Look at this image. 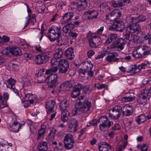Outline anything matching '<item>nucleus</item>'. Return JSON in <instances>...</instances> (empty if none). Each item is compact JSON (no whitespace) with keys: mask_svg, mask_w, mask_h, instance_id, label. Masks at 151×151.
Instances as JSON below:
<instances>
[{"mask_svg":"<svg viewBox=\"0 0 151 151\" xmlns=\"http://www.w3.org/2000/svg\"><path fill=\"white\" fill-rule=\"evenodd\" d=\"M84 96H81L75 104V108L72 111V116L86 113L89 111L91 106L90 101L85 100Z\"/></svg>","mask_w":151,"mask_h":151,"instance_id":"nucleus-1","label":"nucleus"},{"mask_svg":"<svg viewBox=\"0 0 151 151\" xmlns=\"http://www.w3.org/2000/svg\"><path fill=\"white\" fill-rule=\"evenodd\" d=\"M61 27L60 25H52L48 30L47 37L51 42L59 39L61 33Z\"/></svg>","mask_w":151,"mask_h":151,"instance_id":"nucleus-2","label":"nucleus"},{"mask_svg":"<svg viewBox=\"0 0 151 151\" xmlns=\"http://www.w3.org/2000/svg\"><path fill=\"white\" fill-rule=\"evenodd\" d=\"M90 46L92 48H96L102 43V40L99 37L92 36L91 31H89L87 35Z\"/></svg>","mask_w":151,"mask_h":151,"instance_id":"nucleus-3","label":"nucleus"},{"mask_svg":"<svg viewBox=\"0 0 151 151\" xmlns=\"http://www.w3.org/2000/svg\"><path fill=\"white\" fill-rule=\"evenodd\" d=\"M51 52L48 50H45L43 52L40 54L36 56L35 57V62L38 64L41 65L46 62L49 58V55Z\"/></svg>","mask_w":151,"mask_h":151,"instance_id":"nucleus-4","label":"nucleus"},{"mask_svg":"<svg viewBox=\"0 0 151 151\" xmlns=\"http://www.w3.org/2000/svg\"><path fill=\"white\" fill-rule=\"evenodd\" d=\"M64 146L67 150H70L73 148L75 143L73 136L70 133L66 134L63 139Z\"/></svg>","mask_w":151,"mask_h":151,"instance_id":"nucleus-5","label":"nucleus"},{"mask_svg":"<svg viewBox=\"0 0 151 151\" xmlns=\"http://www.w3.org/2000/svg\"><path fill=\"white\" fill-rule=\"evenodd\" d=\"M126 43V42L124 39L120 38L113 42L110 47L111 48H115L117 51H120L123 49Z\"/></svg>","mask_w":151,"mask_h":151,"instance_id":"nucleus-6","label":"nucleus"},{"mask_svg":"<svg viewBox=\"0 0 151 151\" xmlns=\"http://www.w3.org/2000/svg\"><path fill=\"white\" fill-rule=\"evenodd\" d=\"M47 79L48 82L50 83L49 85V86L50 88H55L58 84V77L57 74H51L49 75H47Z\"/></svg>","mask_w":151,"mask_h":151,"instance_id":"nucleus-7","label":"nucleus"},{"mask_svg":"<svg viewBox=\"0 0 151 151\" xmlns=\"http://www.w3.org/2000/svg\"><path fill=\"white\" fill-rule=\"evenodd\" d=\"M146 17L143 15H141L137 17H133L131 15H128L126 17V22L128 23H138L145 22L146 20Z\"/></svg>","mask_w":151,"mask_h":151,"instance_id":"nucleus-8","label":"nucleus"},{"mask_svg":"<svg viewBox=\"0 0 151 151\" xmlns=\"http://www.w3.org/2000/svg\"><path fill=\"white\" fill-rule=\"evenodd\" d=\"M121 114L120 112V107L118 106L114 107L109 113V117L112 119L116 120L120 117Z\"/></svg>","mask_w":151,"mask_h":151,"instance_id":"nucleus-9","label":"nucleus"},{"mask_svg":"<svg viewBox=\"0 0 151 151\" xmlns=\"http://www.w3.org/2000/svg\"><path fill=\"white\" fill-rule=\"evenodd\" d=\"M98 14L99 12L97 10L90 8L83 13V15L87 17L88 20L96 19Z\"/></svg>","mask_w":151,"mask_h":151,"instance_id":"nucleus-10","label":"nucleus"},{"mask_svg":"<svg viewBox=\"0 0 151 151\" xmlns=\"http://www.w3.org/2000/svg\"><path fill=\"white\" fill-rule=\"evenodd\" d=\"M132 23L126 27V30L129 31L132 33H136L138 34L140 32L141 29L140 26L137 23Z\"/></svg>","mask_w":151,"mask_h":151,"instance_id":"nucleus-11","label":"nucleus"},{"mask_svg":"<svg viewBox=\"0 0 151 151\" xmlns=\"http://www.w3.org/2000/svg\"><path fill=\"white\" fill-rule=\"evenodd\" d=\"M74 13L72 12L65 13L62 17L60 20V22L62 24H66L69 21H71L73 16Z\"/></svg>","mask_w":151,"mask_h":151,"instance_id":"nucleus-12","label":"nucleus"},{"mask_svg":"<svg viewBox=\"0 0 151 151\" xmlns=\"http://www.w3.org/2000/svg\"><path fill=\"white\" fill-rule=\"evenodd\" d=\"M55 103V101L53 100H50L47 101L45 108L47 114H50L54 111V108Z\"/></svg>","mask_w":151,"mask_h":151,"instance_id":"nucleus-13","label":"nucleus"},{"mask_svg":"<svg viewBox=\"0 0 151 151\" xmlns=\"http://www.w3.org/2000/svg\"><path fill=\"white\" fill-rule=\"evenodd\" d=\"M82 88V85L80 83H78L75 86L71 93V97L72 98H75L79 96L80 94L81 90Z\"/></svg>","mask_w":151,"mask_h":151,"instance_id":"nucleus-14","label":"nucleus"},{"mask_svg":"<svg viewBox=\"0 0 151 151\" xmlns=\"http://www.w3.org/2000/svg\"><path fill=\"white\" fill-rule=\"evenodd\" d=\"M100 145L99 146V151H111V147L105 142H100Z\"/></svg>","mask_w":151,"mask_h":151,"instance_id":"nucleus-15","label":"nucleus"},{"mask_svg":"<svg viewBox=\"0 0 151 151\" xmlns=\"http://www.w3.org/2000/svg\"><path fill=\"white\" fill-rule=\"evenodd\" d=\"M68 104L66 100L62 101L60 103L59 109L61 113L69 112L67 108L68 107Z\"/></svg>","mask_w":151,"mask_h":151,"instance_id":"nucleus-16","label":"nucleus"},{"mask_svg":"<svg viewBox=\"0 0 151 151\" xmlns=\"http://www.w3.org/2000/svg\"><path fill=\"white\" fill-rule=\"evenodd\" d=\"M64 55L68 59L70 60H73L75 57L73 48L72 47L68 48L65 50Z\"/></svg>","mask_w":151,"mask_h":151,"instance_id":"nucleus-17","label":"nucleus"},{"mask_svg":"<svg viewBox=\"0 0 151 151\" xmlns=\"http://www.w3.org/2000/svg\"><path fill=\"white\" fill-rule=\"evenodd\" d=\"M24 97L25 101H29L30 104H33L36 102V97L35 95L27 93L25 95Z\"/></svg>","mask_w":151,"mask_h":151,"instance_id":"nucleus-18","label":"nucleus"},{"mask_svg":"<svg viewBox=\"0 0 151 151\" xmlns=\"http://www.w3.org/2000/svg\"><path fill=\"white\" fill-rule=\"evenodd\" d=\"M118 56L116 52H111L106 58V60L109 62H115L118 61V58L116 57Z\"/></svg>","mask_w":151,"mask_h":151,"instance_id":"nucleus-19","label":"nucleus"},{"mask_svg":"<svg viewBox=\"0 0 151 151\" xmlns=\"http://www.w3.org/2000/svg\"><path fill=\"white\" fill-rule=\"evenodd\" d=\"M44 72L43 70H40L38 73L37 76V82L39 83H43L45 82L47 83L48 82V81L47 79V75H46V74L45 75L44 74H41V72Z\"/></svg>","mask_w":151,"mask_h":151,"instance_id":"nucleus-20","label":"nucleus"},{"mask_svg":"<svg viewBox=\"0 0 151 151\" xmlns=\"http://www.w3.org/2000/svg\"><path fill=\"white\" fill-rule=\"evenodd\" d=\"M8 127H9V130L15 133L18 132L21 127L20 123H19V126L18 125V123H11Z\"/></svg>","mask_w":151,"mask_h":151,"instance_id":"nucleus-21","label":"nucleus"},{"mask_svg":"<svg viewBox=\"0 0 151 151\" xmlns=\"http://www.w3.org/2000/svg\"><path fill=\"white\" fill-rule=\"evenodd\" d=\"M11 54L14 56H19L22 54V52L19 48L17 46L11 47Z\"/></svg>","mask_w":151,"mask_h":151,"instance_id":"nucleus-22","label":"nucleus"},{"mask_svg":"<svg viewBox=\"0 0 151 151\" xmlns=\"http://www.w3.org/2000/svg\"><path fill=\"white\" fill-rule=\"evenodd\" d=\"M82 68L86 70V71L91 70L93 68V65L90 61H86L83 62L81 63Z\"/></svg>","mask_w":151,"mask_h":151,"instance_id":"nucleus-23","label":"nucleus"},{"mask_svg":"<svg viewBox=\"0 0 151 151\" xmlns=\"http://www.w3.org/2000/svg\"><path fill=\"white\" fill-rule=\"evenodd\" d=\"M111 14L112 15L111 16L113 17L114 18L111 19V20H114V21H117V19H119L121 15V13L120 11L117 9L112 11L111 12Z\"/></svg>","mask_w":151,"mask_h":151,"instance_id":"nucleus-24","label":"nucleus"},{"mask_svg":"<svg viewBox=\"0 0 151 151\" xmlns=\"http://www.w3.org/2000/svg\"><path fill=\"white\" fill-rule=\"evenodd\" d=\"M81 4L78 5L77 8L78 10L86 9L88 6V3L86 0H80Z\"/></svg>","mask_w":151,"mask_h":151,"instance_id":"nucleus-25","label":"nucleus"},{"mask_svg":"<svg viewBox=\"0 0 151 151\" xmlns=\"http://www.w3.org/2000/svg\"><path fill=\"white\" fill-rule=\"evenodd\" d=\"M135 49L140 52L143 56H144L147 55L146 52L148 50V47L146 46L140 45Z\"/></svg>","mask_w":151,"mask_h":151,"instance_id":"nucleus-26","label":"nucleus"},{"mask_svg":"<svg viewBox=\"0 0 151 151\" xmlns=\"http://www.w3.org/2000/svg\"><path fill=\"white\" fill-rule=\"evenodd\" d=\"M135 99L134 94L132 93L129 96L123 97L122 99V101L124 102H129L133 101Z\"/></svg>","mask_w":151,"mask_h":151,"instance_id":"nucleus-27","label":"nucleus"},{"mask_svg":"<svg viewBox=\"0 0 151 151\" xmlns=\"http://www.w3.org/2000/svg\"><path fill=\"white\" fill-rule=\"evenodd\" d=\"M116 24L117 28V31L122 32L125 28L124 23L121 21H116Z\"/></svg>","mask_w":151,"mask_h":151,"instance_id":"nucleus-28","label":"nucleus"},{"mask_svg":"<svg viewBox=\"0 0 151 151\" xmlns=\"http://www.w3.org/2000/svg\"><path fill=\"white\" fill-rule=\"evenodd\" d=\"M139 65H135L129 68L128 70L127 71V73H131L132 74L136 73L140 71V69H139Z\"/></svg>","mask_w":151,"mask_h":151,"instance_id":"nucleus-29","label":"nucleus"},{"mask_svg":"<svg viewBox=\"0 0 151 151\" xmlns=\"http://www.w3.org/2000/svg\"><path fill=\"white\" fill-rule=\"evenodd\" d=\"M39 151H47L48 149L47 143L43 142L40 143L37 146Z\"/></svg>","mask_w":151,"mask_h":151,"instance_id":"nucleus-30","label":"nucleus"},{"mask_svg":"<svg viewBox=\"0 0 151 151\" xmlns=\"http://www.w3.org/2000/svg\"><path fill=\"white\" fill-rule=\"evenodd\" d=\"M117 35L115 34H111L108 35V38L106 41L105 43L109 44L113 41L115 40L117 38Z\"/></svg>","mask_w":151,"mask_h":151,"instance_id":"nucleus-31","label":"nucleus"},{"mask_svg":"<svg viewBox=\"0 0 151 151\" xmlns=\"http://www.w3.org/2000/svg\"><path fill=\"white\" fill-rule=\"evenodd\" d=\"M134 35L129 31L126 30V33L124 35V38L126 40L131 41L134 39Z\"/></svg>","mask_w":151,"mask_h":151,"instance_id":"nucleus-32","label":"nucleus"},{"mask_svg":"<svg viewBox=\"0 0 151 151\" xmlns=\"http://www.w3.org/2000/svg\"><path fill=\"white\" fill-rule=\"evenodd\" d=\"M146 116L142 114L137 116L135 119L137 123H144L146 121Z\"/></svg>","mask_w":151,"mask_h":151,"instance_id":"nucleus-33","label":"nucleus"},{"mask_svg":"<svg viewBox=\"0 0 151 151\" xmlns=\"http://www.w3.org/2000/svg\"><path fill=\"white\" fill-rule=\"evenodd\" d=\"M63 54V52L61 49H57L54 55V58L58 59L62 58Z\"/></svg>","mask_w":151,"mask_h":151,"instance_id":"nucleus-34","label":"nucleus"},{"mask_svg":"<svg viewBox=\"0 0 151 151\" xmlns=\"http://www.w3.org/2000/svg\"><path fill=\"white\" fill-rule=\"evenodd\" d=\"M78 123H70L68 127V130L71 132H76L77 131Z\"/></svg>","mask_w":151,"mask_h":151,"instance_id":"nucleus-35","label":"nucleus"},{"mask_svg":"<svg viewBox=\"0 0 151 151\" xmlns=\"http://www.w3.org/2000/svg\"><path fill=\"white\" fill-rule=\"evenodd\" d=\"M59 66L69 68V64L67 60L62 59L59 61Z\"/></svg>","mask_w":151,"mask_h":151,"instance_id":"nucleus-36","label":"nucleus"},{"mask_svg":"<svg viewBox=\"0 0 151 151\" xmlns=\"http://www.w3.org/2000/svg\"><path fill=\"white\" fill-rule=\"evenodd\" d=\"M111 126V123H101L99 126V128L101 131H105Z\"/></svg>","mask_w":151,"mask_h":151,"instance_id":"nucleus-37","label":"nucleus"},{"mask_svg":"<svg viewBox=\"0 0 151 151\" xmlns=\"http://www.w3.org/2000/svg\"><path fill=\"white\" fill-rule=\"evenodd\" d=\"M111 3L113 6L114 7H121L123 6L122 0L113 1Z\"/></svg>","mask_w":151,"mask_h":151,"instance_id":"nucleus-38","label":"nucleus"},{"mask_svg":"<svg viewBox=\"0 0 151 151\" xmlns=\"http://www.w3.org/2000/svg\"><path fill=\"white\" fill-rule=\"evenodd\" d=\"M7 106L6 101L3 100L2 95L0 93V108L1 109Z\"/></svg>","mask_w":151,"mask_h":151,"instance_id":"nucleus-39","label":"nucleus"},{"mask_svg":"<svg viewBox=\"0 0 151 151\" xmlns=\"http://www.w3.org/2000/svg\"><path fill=\"white\" fill-rule=\"evenodd\" d=\"M151 91V88L147 89H145L139 96L144 98L147 99L148 97V94Z\"/></svg>","mask_w":151,"mask_h":151,"instance_id":"nucleus-40","label":"nucleus"},{"mask_svg":"<svg viewBox=\"0 0 151 151\" xmlns=\"http://www.w3.org/2000/svg\"><path fill=\"white\" fill-rule=\"evenodd\" d=\"M7 82L8 83V86L9 88H12L14 86L16 81L13 78H11L7 80Z\"/></svg>","mask_w":151,"mask_h":151,"instance_id":"nucleus-41","label":"nucleus"},{"mask_svg":"<svg viewBox=\"0 0 151 151\" xmlns=\"http://www.w3.org/2000/svg\"><path fill=\"white\" fill-rule=\"evenodd\" d=\"M47 29V27L45 24H42L41 27V29L40 32L39 36L40 37V41L42 39L43 36V32L46 31Z\"/></svg>","mask_w":151,"mask_h":151,"instance_id":"nucleus-42","label":"nucleus"},{"mask_svg":"<svg viewBox=\"0 0 151 151\" xmlns=\"http://www.w3.org/2000/svg\"><path fill=\"white\" fill-rule=\"evenodd\" d=\"M61 113L62 114V116L61 117V121L63 122H67L69 112H68V113H67V112H63V113Z\"/></svg>","mask_w":151,"mask_h":151,"instance_id":"nucleus-43","label":"nucleus"},{"mask_svg":"<svg viewBox=\"0 0 151 151\" xmlns=\"http://www.w3.org/2000/svg\"><path fill=\"white\" fill-rule=\"evenodd\" d=\"M58 67L59 73L62 74H66L69 68L68 67L66 68L60 66H58Z\"/></svg>","mask_w":151,"mask_h":151,"instance_id":"nucleus-44","label":"nucleus"},{"mask_svg":"<svg viewBox=\"0 0 151 151\" xmlns=\"http://www.w3.org/2000/svg\"><path fill=\"white\" fill-rule=\"evenodd\" d=\"M150 65V63L148 61L145 60L143 63L138 65L139 69L141 70L142 69H145L146 66H149Z\"/></svg>","mask_w":151,"mask_h":151,"instance_id":"nucleus-45","label":"nucleus"},{"mask_svg":"<svg viewBox=\"0 0 151 151\" xmlns=\"http://www.w3.org/2000/svg\"><path fill=\"white\" fill-rule=\"evenodd\" d=\"M132 56L135 58H142L143 55L137 50L134 49L132 53Z\"/></svg>","mask_w":151,"mask_h":151,"instance_id":"nucleus-46","label":"nucleus"},{"mask_svg":"<svg viewBox=\"0 0 151 151\" xmlns=\"http://www.w3.org/2000/svg\"><path fill=\"white\" fill-rule=\"evenodd\" d=\"M98 122L99 123V122L111 123V122L108 120L107 117L105 115L101 116L98 120Z\"/></svg>","mask_w":151,"mask_h":151,"instance_id":"nucleus-47","label":"nucleus"},{"mask_svg":"<svg viewBox=\"0 0 151 151\" xmlns=\"http://www.w3.org/2000/svg\"><path fill=\"white\" fill-rule=\"evenodd\" d=\"M53 66V67L52 68H51L50 69H49L46 70V75H49L50 74H51L50 73L51 72H55L57 71L58 68L57 67V66Z\"/></svg>","mask_w":151,"mask_h":151,"instance_id":"nucleus-48","label":"nucleus"},{"mask_svg":"<svg viewBox=\"0 0 151 151\" xmlns=\"http://www.w3.org/2000/svg\"><path fill=\"white\" fill-rule=\"evenodd\" d=\"M78 31L70 32L69 33V36L71 37L72 39H75L78 35Z\"/></svg>","mask_w":151,"mask_h":151,"instance_id":"nucleus-49","label":"nucleus"},{"mask_svg":"<svg viewBox=\"0 0 151 151\" xmlns=\"http://www.w3.org/2000/svg\"><path fill=\"white\" fill-rule=\"evenodd\" d=\"M56 131V129H54L53 130H52L51 132L49 134L48 137L49 140H53L55 136V133Z\"/></svg>","mask_w":151,"mask_h":151,"instance_id":"nucleus-50","label":"nucleus"},{"mask_svg":"<svg viewBox=\"0 0 151 151\" xmlns=\"http://www.w3.org/2000/svg\"><path fill=\"white\" fill-rule=\"evenodd\" d=\"M50 63L52 66H57L58 65V66L59 64V61H58V59L54 58H53L51 59L50 61Z\"/></svg>","mask_w":151,"mask_h":151,"instance_id":"nucleus-51","label":"nucleus"},{"mask_svg":"<svg viewBox=\"0 0 151 151\" xmlns=\"http://www.w3.org/2000/svg\"><path fill=\"white\" fill-rule=\"evenodd\" d=\"M147 99L139 96V98L138 101V102L139 104L145 105L146 104Z\"/></svg>","mask_w":151,"mask_h":151,"instance_id":"nucleus-52","label":"nucleus"},{"mask_svg":"<svg viewBox=\"0 0 151 151\" xmlns=\"http://www.w3.org/2000/svg\"><path fill=\"white\" fill-rule=\"evenodd\" d=\"M133 111V107L130 106H129L128 109L126 111V114H125L126 116H128L131 115Z\"/></svg>","mask_w":151,"mask_h":151,"instance_id":"nucleus-53","label":"nucleus"},{"mask_svg":"<svg viewBox=\"0 0 151 151\" xmlns=\"http://www.w3.org/2000/svg\"><path fill=\"white\" fill-rule=\"evenodd\" d=\"M8 147L6 145L0 144V151H9L7 150Z\"/></svg>","mask_w":151,"mask_h":151,"instance_id":"nucleus-54","label":"nucleus"},{"mask_svg":"<svg viewBox=\"0 0 151 151\" xmlns=\"http://www.w3.org/2000/svg\"><path fill=\"white\" fill-rule=\"evenodd\" d=\"M45 132H43L42 131L39 130L37 139V140H39L44 137Z\"/></svg>","mask_w":151,"mask_h":151,"instance_id":"nucleus-55","label":"nucleus"},{"mask_svg":"<svg viewBox=\"0 0 151 151\" xmlns=\"http://www.w3.org/2000/svg\"><path fill=\"white\" fill-rule=\"evenodd\" d=\"M111 14V12L109 13L108 14L106 15L105 16V19L108 21H110L111 22H113L114 21V20H111V19L114 18V17L112 16H111L110 15H112Z\"/></svg>","mask_w":151,"mask_h":151,"instance_id":"nucleus-56","label":"nucleus"},{"mask_svg":"<svg viewBox=\"0 0 151 151\" xmlns=\"http://www.w3.org/2000/svg\"><path fill=\"white\" fill-rule=\"evenodd\" d=\"M94 87L97 88L98 90H100L106 88V85L104 84H102L100 85L95 84Z\"/></svg>","mask_w":151,"mask_h":151,"instance_id":"nucleus-57","label":"nucleus"},{"mask_svg":"<svg viewBox=\"0 0 151 151\" xmlns=\"http://www.w3.org/2000/svg\"><path fill=\"white\" fill-rule=\"evenodd\" d=\"M109 29L111 31H117V28L116 23H115L109 26Z\"/></svg>","mask_w":151,"mask_h":151,"instance_id":"nucleus-58","label":"nucleus"},{"mask_svg":"<svg viewBox=\"0 0 151 151\" xmlns=\"http://www.w3.org/2000/svg\"><path fill=\"white\" fill-rule=\"evenodd\" d=\"M11 47H6L3 50V53L6 55H9L11 53Z\"/></svg>","mask_w":151,"mask_h":151,"instance_id":"nucleus-59","label":"nucleus"},{"mask_svg":"<svg viewBox=\"0 0 151 151\" xmlns=\"http://www.w3.org/2000/svg\"><path fill=\"white\" fill-rule=\"evenodd\" d=\"M9 40L10 38L9 37L6 36L4 35L2 37V40H1L0 42H1L2 43L6 42L9 41Z\"/></svg>","mask_w":151,"mask_h":151,"instance_id":"nucleus-60","label":"nucleus"},{"mask_svg":"<svg viewBox=\"0 0 151 151\" xmlns=\"http://www.w3.org/2000/svg\"><path fill=\"white\" fill-rule=\"evenodd\" d=\"M87 71H86V70H84V69L83 68H80L79 70V73L81 76L83 77H84V76L85 74V73L87 72Z\"/></svg>","mask_w":151,"mask_h":151,"instance_id":"nucleus-61","label":"nucleus"},{"mask_svg":"<svg viewBox=\"0 0 151 151\" xmlns=\"http://www.w3.org/2000/svg\"><path fill=\"white\" fill-rule=\"evenodd\" d=\"M129 105H126L125 106H124L122 107L121 109V111H122V113L124 115L125 114H126V111L127 110V109H128V107Z\"/></svg>","mask_w":151,"mask_h":151,"instance_id":"nucleus-62","label":"nucleus"},{"mask_svg":"<svg viewBox=\"0 0 151 151\" xmlns=\"http://www.w3.org/2000/svg\"><path fill=\"white\" fill-rule=\"evenodd\" d=\"M60 91L66 89V87L64 82L62 83L59 86Z\"/></svg>","mask_w":151,"mask_h":151,"instance_id":"nucleus-63","label":"nucleus"},{"mask_svg":"<svg viewBox=\"0 0 151 151\" xmlns=\"http://www.w3.org/2000/svg\"><path fill=\"white\" fill-rule=\"evenodd\" d=\"M95 52L92 50H89L87 53V55L88 57L91 58L94 54Z\"/></svg>","mask_w":151,"mask_h":151,"instance_id":"nucleus-64","label":"nucleus"}]
</instances>
